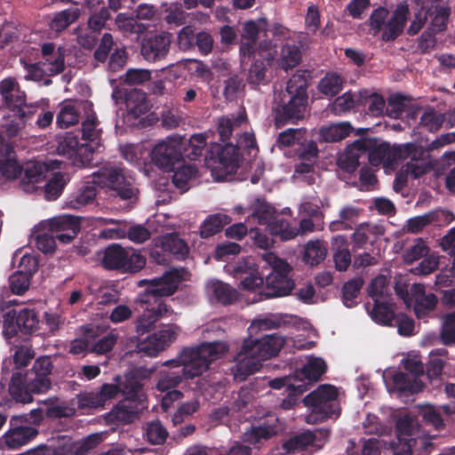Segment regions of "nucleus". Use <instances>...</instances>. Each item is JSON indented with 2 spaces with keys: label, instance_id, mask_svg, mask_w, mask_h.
<instances>
[{
  "label": "nucleus",
  "instance_id": "obj_1",
  "mask_svg": "<svg viewBox=\"0 0 455 455\" xmlns=\"http://www.w3.org/2000/svg\"><path fill=\"white\" fill-rule=\"evenodd\" d=\"M225 342H205L195 347H184L176 358L167 360L163 366L171 371H161L156 383L159 391L176 389L184 379H193L209 369L210 364L228 352Z\"/></svg>",
  "mask_w": 455,
  "mask_h": 455
},
{
  "label": "nucleus",
  "instance_id": "obj_2",
  "mask_svg": "<svg viewBox=\"0 0 455 455\" xmlns=\"http://www.w3.org/2000/svg\"><path fill=\"white\" fill-rule=\"evenodd\" d=\"M182 277L180 270L172 269L165 272L160 277H155L150 280H142L140 283H148L146 302L154 301V305L147 307L136 321V331L139 335H143L152 329H155L156 323L163 317L169 316L173 313L172 308L166 305L162 298L172 296L176 292Z\"/></svg>",
  "mask_w": 455,
  "mask_h": 455
},
{
  "label": "nucleus",
  "instance_id": "obj_3",
  "mask_svg": "<svg viewBox=\"0 0 455 455\" xmlns=\"http://www.w3.org/2000/svg\"><path fill=\"white\" fill-rule=\"evenodd\" d=\"M205 165L216 181H224L236 174L239 168L257 156L258 144H210Z\"/></svg>",
  "mask_w": 455,
  "mask_h": 455
},
{
  "label": "nucleus",
  "instance_id": "obj_4",
  "mask_svg": "<svg viewBox=\"0 0 455 455\" xmlns=\"http://www.w3.org/2000/svg\"><path fill=\"white\" fill-rule=\"evenodd\" d=\"M369 154L371 165L395 169L399 160L410 157L411 162L406 164V172L414 180L420 178L430 171V165L425 162L427 150L421 144H373Z\"/></svg>",
  "mask_w": 455,
  "mask_h": 455
},
{
  "label": "nucleus",
  "instance_id": "obj_5",
  "mask_svg": "<svg viewBox=\"0 0 455 455\" xmlns=\"http://www.w3.org/2000/svg\"><path fill=\"white\" fill-rule=\"evenodd\" d=\"M284 342L283 337L276 332L245 339L235 357L236 371L245 376L258 371L262 362L275 356Z\"/></svg>",
  "mask_w": 455,
  "mask_h": 455
},
{
  "label": "nucleus",
  "instance_id": "obj_6",
  "mask_svg": "<svg viewBox=\"0 0 455 455\" xmlns=\"http://www.w3.org/2000/svg\"><path fill=\"white\" fill-rule=\"evenodd\" d=\"M310 79L311 72L307 69H299L290 77L281 103L276 108L277 122L286 123L304 118L308 105L307 88Z\"/></svg>",
  "mask_w": 455,
  "mask_h": 455
},
{
  "label": "nucleus",
  "instance_id": "obj_7",
  "mask_svg": "<svg viewBox=\"0 0 455 455\" xmlns=\"http://www.w3.org/2000/svg\"><path fill=\"white\" fill-rule=\"evenodd\" d=\"M303 403L311 409L307 418L308 423L323 422L328 419H337L340 415L339 392L332 385H320L304 397Z\"/></svg>",
  "mask_w": 455,
  "mask_h": 455
},
{
  "label": "nucleus",
  "instance_id": "obj_8",
  "mask_svg": "<svg viewBox=\"0 0 455 455\" xmlns=\"http://www.w3.org/2000/svg\"><path fill=\"white\" fill-rule=\"evenodd\" d=\"M23 170L22 185L35 184L44 178V164L30 161L23 168L17 160L13 144H0V176L6 180H15L21 175Z\"/></svg>",
  "mask_w": 455,
  "mask_h": 455
},
{
  "label": "nucleus",
  "instance_id": "obj_9",
  "mask_svg": "<svg viewBox=\"0 0 455 455\" xmlns=\"http://www.w3.org/2000/svg\"><path fill=\"white\" fill-rule=\"evenodd\" d=\"M267 260L271 265V271L266 275L265 285L258 293L259 298L253 299L254 302L287 296L295 287V283L290 276L292 267L285 260L274 254H269Z\"/></svg>",
  "mask_w": 455,
  "mask_h": 455
},
{
  "label": "nucleus",
  "instance_id": "obj_10",
  "mask_svg": "<svg viewBox=\"0 0 455 455\" xmlns=\"http://www.w3.org/2000/svg\"><path fill=\"white\" fill-rule=\"evenodd\" d=\"M101 265L108 270L137 273L145 267L146 259L132 248H124L118 243H112L105 249Z\"/></svg>",
  "mask_w": 455,
  "mask_h": 455
},
{
  "label": "nucleus",
  "instance_id": "obj_11",
  "mask_svg": "<svg viewBox=\"0 0 455 455\" xmlns=\"http://www.w3.org/2000/svg\"><path fill=\"white\" fill-rule=\"evenodd\" d=\"M42 324L39 311L35 307L13 308L4 315V332L10 336L38 333Z\"/></svg>",
  "mask_w": 455,
  "mask_h": 455
},
{
  "label": "nucleus",
  "instance_id": "obj_12",
  "mask_svg": "<svg viewBox=\"0 0 455 455\" xmlns=\"http://www.w3.org/2000/svg\"><path fill=\"white\" fill-rule=\"evenodd\" d=\"M92 182L100 187L109 188L113 196L122 200H132L137 196L138 189L125 177L120 167L110 166L100 168L92 174Z\"/></svg>",
  "mask_w": 455,
  "mask_h": 455
},
{
  "label": "nucleus",
  "instance_id": "obj_13",
  "mask_svg": "<svg viewBox=\"0 0 455 455\" xmlns=\"http://www.w3.org/2000/svg\"><path fill=\"white\" fill-rule=\"evenodd\" d=\"M51 387V378L30 379L23 377L22 371H15L11 378L9 393L15 402L29 403L33 402L34 394H44Z\"/></svg>",
  "mask_w": 455,
  "mask_h": 455
},
{
  "label": "nucleus",
  "instance_id": "obj_14",
  "mask_svg": "<svg viewBox=\"0 0 455 455\" xmlns=\"http://www.w3.org/2000/svg\"><path fill=\"white\" fill-rule=\"evenodd\" d=\"M181 329L175 323L160 324L157 330L137 344L139 352L156 356L173 343Z\"/></svg>",
  "mask_w": 455,
  "mask_h": 455
},
{
  "label": "nucleus",
  "instance_id": "obj_15",
  "mask_svg": "<svg viewBox=\"0 0 455 455\" xmlns=\"http://www.w3.org/2000/svg\"><path fill=\"white\" fill-rule=\"evenodd\" d=\"M246 124L247 116L245 112H241L237 116H221L218 121L217 128L220 141L228 142L235 133V142H256L253 132H242L243 125Z\"/></svg>",
  "mask_w": 455,
  "mask_h": 455
},
{
  "label": "nucleus",
  "instance_id": "obj_16",
  "mask_svg": "<svg viewBox=\"0 0 455 455\" xmlns=\"http://www.w3.org/2000/svg\"><path fill=\"white\" fill-rule=\"evenodd\" d=\"M326 370L327 364L323 359L320 357L309 358L302 368L295 371L293 389L298 391L299 395H302L309 389L313 383L320 380Z\"/></svg>",
  "mask_w": 455,
  "mask_h": 455
},
{
  "label": "nucleus",
  "instance_id": "obj_17",
  "mask_svg": "<svg viewBox=\"0 0 455 455\" xmlns=\"http://www.w3.org/2000/svg\"><path fill=\"white\" fill-rule=\"evenodd\" d=\"M369 129L359 128L355 130L348 122L331 124L320 129L319 133L323 142H340L354 134L358 137L353 142H385L378 138H368Z\"/></svg>",
  "mask_w": 455,
  "mask_h": 455
},
{
  "label": "nucleus",
  "instance_id": "obj_18",
  "mask_svg": "<svg viewBox=\"0 0 455 455\" xmlns=\"http://www.w3.org/2000/svg\"><path fill=\"white\" fill-rule=\"evenodd\" d=\"M47 229L61 243H70L80 232L81 218L69 214L56 216L49 220Z\"/></svg>",
  "mask_w": 455,
  "mask_h": 455
},
{
  "label": "nucleus",
  "instance_id": "obj_19",
  "mask_svg": "<svg viewBox=\"0 0 455 455\" xmlns=\"http://www.w3.org/2000/svg\"><path fill=\"white\" fill-rule=\"evenodd\" d=\"M0 94L6 107L20 118L25 117L24 108L27 107L26 93L20 90L19 83L13 77L0 82Z\"/></svg>",
  "mask_w": 455,
  "mask_h": 455
},
{
  "label": "nucleus",
  "instance_id": "obj_20",
  "mask_svg": "<svg viewBox=\"0 0 455 455\" xmlns=\"http://www.w3.org/2000/svg\"><path fill=\"white\" fill-rule=\"evenodd\" d=\"M119 387L115 384H103L99 390L82 392L76 395L81 410L104 408L105 404L118 395Z\"/></svg>",
  "mask_w": 455,
  "mask_h": 455
},
{
  "label": "nucleus",
  "instance_id": "obj_21",
  "mask_svg": "<svg viewBox=\"0 0 455 455\" xmlns=\"http://www.w3.org/2000/svg\"><path fill=\"white\" fill-rule=\"evenodd\" d=\"M10 426V429L4 435V442L12 450L20 449L38 435L36 427L23 424L21 418L19 417H12Z\"/></svg>",
  "mask_w": 455,
  "mask_h": 455
},
{
  "label": "nucleus",
  "instance_id": "obj_22",
  "mask_svg": "<svg viewBox=\"0 0 455 455\" xmlns=\"http://www.w3.org/2000/svg\"><path fill=\"white\" fill-rule=\"evenodd\" d=\"M171 35L166 32L146 36L140 48V53L148 61H158L165 59L170 52Z\"/></svg>",
  "mask_w": 455,
  "mask_h": 455
},
{
  "label": "nucleus",
  "instance_id": "obj_23",
  "mask_svg": "<svg viewBox=\"0 0 455 455\" xmlns=\"http://www.w3.org/2000/svg\"><path fill=\"white\" fill-rule=\"evenodd\" d=\"M153 163L166 172L174 171L183 163L181 148L175 144H155L151 151Z\"/></svg>",
  "mask_w": 455,
  "mask_h": 455
},
{
  "label": "nucleus",
  "instance_id": "obj_24",
  "mask_svg": "<svg viewBox=\"0 0 455 455\" xmlns=\"http://www.w3.org/2000/svg\"><path fill=\"white\" fill-rule=\"evenodd\" d=\"M282 431L280 421L277 418H269L263 420L258 426H251L243 434V440L259 449L263 441L269 440Z\"/></svg>",
  "mask_w": 455,
  "mask_h": 455
},
{
  "label": "nucleus",
  "instance_id": "obj_25",
  "mask_svg": "<svg viewBox=\"0 0 455 455\" xmlns=\"http://www.w3.org/2000/svg\"><path fill=\"white\" fill-rule=\"evenodd\" d=\"M57 152L69 159L75 166L86 167L93 164L94 148L92 144H58Z\"/></svg>",
  "mask_w": 455,
  "mask_h": 455
},
{
  "label": "nucleus",
  "instance_id": "obj_26",
  "mask_svg": "<svg viewBox=\"0 0 455 455\" xmlns=\"http://www.w3.org/2000/svg\"><path fill=\"white\" fill-rule=\"evenodd\" d=\"M144 408L143 403L123 399L108 413L107 419L114 424H130L134 421Z\"/></svg>",
  "mask_w": 455,
  "mask_h": 455
},
{
  "label": "nucleus",
  "instance_id": "obj_27",
  "mask_svg": "<svg viewBox=\"0 0 455 455\" xmlns=\"http://www.w3.org/2000/svg\"><path fill=\"white\" fill-rule=\"evenodd\" d=\"M141 370L135 369L124 375V380L121 381V377L117 376L116 384L120 389L118 394L122 393L124 399L136 400L144 403L142 392L143 383L141 382Z\"/></svg>",
  "mask_w": 455,
  "mask_h": 455
},
{
  "label": "nucleus",
  "instance_id": "obj_28",
  "mask_svg": "<svg viewBox=\"0 0 455 455\" xmlns=\"http://www.w3.org/2000/svg\"><path fill=\"white\" fill-rule=\"evenodd\" d=\"M375 147L373 144H347L344 152L337 159L339 167L346 172L352 173L359 166V158L362 154L370 151Z\"/></svg>",
  "mask_w": 455,
  "mask_h": 455
},
{
  "label": "nucleus",
  "instance_id": "obj_29",
  "mask_svg": "<svg viewBox=\"0 0 455 455\" xmlns=\"http://www.w3.org/2000/svg\"><path fill=\"white\" fill-rule=\"evenodd\" d=\"M409 15L408 5H399L392 17L383 27L381 39L384 42L395 41L403 31Z\"/></svg>",
  "mask_w": 455,
  "mask_h": 455
},
{
  "label": "nucleus",
  "instance_id": "obj_30",
  "mask_svg": "<svg viewBox=\"0 0 455 455\" xmlns=\"http://www.w3.org/2000/svg\"><path fill=\"white\" fill-rule=\"evenodd\" d=\"M206 292L212 301L224 306L231 305L238 299L239 294L229 284L219 280H212L206 284Z\"/></svg>",
  "mask_w": 455,
  "mask_h": 455
},
{
  "label": "nucleus",
  "instance_id": "obj_31",
  "mask_svg": "<svg viewBox=\"0 0 455 455\" xmlns=\"http://www.w3.org/2000/svg\"><path fill=\"white\" fill-rule=\"evenodd\" d=\"M414 305L413 310L418 318H424L428 315L436 307L438 299L432 293H426L422 284L413 285Z\"/></svg>",
  "mask_w": 455,
  "mask_h": 455
},
{
  "label": "nucleus",
  "instance_id": "obj_32",
  "mask_svg": "<svg viewBox=\"0 0 455 455\" xmlns=\"http://www.w3.org/2000/svg\"><path fill=\"white\" fill-rule=\"evenodd\" d=\"M331 251H333L335 268L339 271H346L352 262L346 235H338L332 237Z\"/></svg>",
  "mask_w": 455,
  "mask_h": 455
},
{
  "label": "nucleus",
  "instance_id": "obj_33",
  "mask_svg": "<svg viewBox=\"0 0 455 455\" xmlns=\"http://www.w3.org/2000/svg\"><path fill=\"white\" fill-rule=\"evenodd\" d=\"M124 100L128 113L135 118L144 115L148 109L147 95L142 90L136 88L125 90Z\"/></svg>",
  "mask_w": 455,
  "mask_h": 455
},
{
  "label": "nucleus",
  "instance_id": "obj_34",
  "mask_svg": "<svg viewBox=\"0 0 455 455\" xmlns=\"http://www.w3.org/2000/svg\"><path fill=\"white\" fill-rule=\"evenodd\" d=\"M296 156L301 162L295 165V172L299 174H307L313 172L314 164L318 156L317 144H299Z\"/></svg>",
  "mask_w": 455,
  "mask_h": 455
},
{
  "label": "nucleus",
  "instance_id": "obj_35",
  "mask_svg": "<svg viewBox=\"0 0 455 455\" xmlns=\"http://www.w3.org/2000/svg\"><path fill=\"white\" fill-rule=\"evenodd\" d=\"M161 248L176 259H185L189 252L187 243L176 234H167L161 237Z\"/></svg>",
  "mask_w": 455,
  "mask_h": 455
},
{
  "label": "nucleus",
  "instance_id": "obj_36",
  "mask_svg": "<svg viewBox=\"0 0 455 455\" xmlns=\"http://www.w3.org/2000/svg\"><path fill=\"white\" fill-rule=\"evenodd\" d=\"M232 221V218L225 213L210 214L200 226V235L209 238L220 233L223 228Z\"/></svg>",
  "mask_w": 455,
  "mask_h": 455
},
{
  "label": "nucleus",
  "instance_id": "obj_37",
  "mask_svg": "<svg viewBox=\"0 0 455 455\" xmlns=\"http://www.w3.org/2000/svg\"><path fill=\"white\" fill-rule=\"evenodd\" d=\"M393 383L400 393L406 395L417 394L424 388V384L419 379L402 371L394 374Z\"/></svg>",
  "mask_w": 455,
  "mask_h": 455
},
{
  "label": "nucleus",
  "instance_id": "obj_38",
  "mask_svg": "<svg viewBox=\"0 0 455 455\" xmlns=\"http://www.w3.org/2000/svg\"><path fill=\"white\" fill-rule=\"evenodd\" d=\"M258 25L254 20H248L243 26V36L248 40L247 44L241 46L243 54H251L254 52L253 45L256 44L261 26L267 29V20L266 18L259 19Z\"/></svg>",
  "mask_w": 455,
  "mask_h": 455
},
{
  "label": "nucleus",
  "instance_id": "obj_39",
  "mask_svg": "<svg viewBox=\"0 0 455 455\" xmlns=\"http://www.w3.org/2000/svg\"><path fill=\"white\" fill-rule=\"evenodd\" d=\"M107 232L110 234V238L126 236L132 243L139 244L145 243L151 236L150 231L143 225H133L126 232L120 228H109Z\"/></svg>",
  "mask_w": 455,
  "mask_h": 455
},
{
  "label": "nucleus",
  "instance_id": "obj_40",
  "mask_svg": "<svg viewBox=\"0 0 455 455\" xmlns=\"http://www.w3.org/2000/svg\"><path fill=\"white\" fill-rule=\"evenodd\" d=\"M343 83L344 80L339 74L334 72H328L319 81L317 89L323 95L331 98L338 95L341 92Z\"/></svg>",
  "mask_w": 455,
  "mask_h": 455
},
{
  "label": "nucleus",
  "instance_id": "obj_41",
  "mask_svg": "<svg viewBox=\"0 0 455 455\" xmlns=\"http://www.w3.org/2000/svg\"><path fill=\"white\" fill-rule=\"evenodd\" d=\"M426 12H427V17L432 18L430 26L428 27L429 28L438 33L446 28L447 21L451 14V9L449 7L435 4L428 8Z\"/></svg>",
  "mask_w": 455,
  "mask_h": 455
},
{
  "label": "nucleus",
  "instance_id": "obj_42",
  "mask_svg": "<svg viewBox=\"0 0 455 455\" xmlns=\"http://www.w3.org/2000/svg\"><path fill=\"white\" fill-rule=\"evenodd\" d=\"M251 216L256 219L258 224L267 226L274 220L273 217L275 212V208L267 204L264 199L257 198L251 205Z\"/></svg>",
  "mask_w": 455,
  "mask_h": 455
},
{
  "label": "nucleus",
  "instance_id": "obj_43",
  "mask_svg": "<svg viewBox=\"0 0 455 455\" xmlns=\"http://www.w3.org/2000/svg\"><path fill=\"white\" fill-rule=\"evenodd\" d=\"M270 235L280 236L282 241H289L299 235L296 227H292L284 219H275L267 227Z\"/></svg>",
  "mask_w": 455,
  "mask_h": 455
},
{
  "label": "nucleus",
  "instance_id": "obj_44",
  "mask_svg": "<svg viewBox=\"0 0 455 455\" xmlns=\"http://www.w3.org/2000/svg\"><path fill=\"white\" fill-rule=\"evenodd\" d=\"M172 172L173 185L182 192H186L188 189V181L196 177L197 170L192 165H185L182 163Z\"/></svg>",
  "mask_w": 455,
  "mask_h": 455
},
{
  "label": "nucleus",
  "instance_id": "obj_45",
  "mask_svg": "<svg viewBox=\"0 0 455 455\" xmlns=\"http://www.w3.org/2000/svg\"><path fill=\"white\" fill-rule=\"evenodd\" d=\"M78 17L79 10L76 8L60 11L54 14L50 22V28L56 32H61L74 23Z\"/></svg>",
  "mask_w": 455,
  "mask_h": 455
},
{
  "label": "nucleus",
  "instance_id": "obj_46",
  "mask_svg": "<svg viewBox=\"0 0 455 455\" xmlns=\"http://www.w3.org/2000/svg\"><path fill=\"white\" fill-rule=\"evenodd\" d=\"M371 317L378 323L392 326L396 315L389 303L375 299Z\"/></svg>",
  "mask_w": 455,
  "mask_h": 455
},
{
  "label": "nucleus",
  "instance_id": "obj_47",
  "mask_svg": "<svg viewBox=\"0 0 455 455\" xmlns=\"http://www.w3.org/2000/svg\"><path fill=\"white\" fill-rule=\"evenodd\" d=\"M327 255V249L323 242L310 241L307 243L304 252V261L310 266L321 263Z\"/></svg>",
  "mask_w": 455,
  "mask_h": 455
},
{
  "label": "nucleus",
  "instance_id": "obj_48",
  "mask_svg": "<svg viewBox=\"0 0 455 455\" xmlns=\"http://www.w3.org/2000/svg\"><path fill=\"white\" fill-rule=\"evenodd\" d=\"M45 68V74L56 76L62 73L65 69V49L59 47V52L49 57H42L39 61Z\"/></svg>",
  "mask_w": 455,
  "mask_h": 455
},
{
  "label": "nucleus",
  "instance_id": "obj_49",
  "mask_svg": "<svg viewBox=\"0 0 455 455\" xmlns=\"http://www.w3.org/2000/svg\"><path fill=\"white\" fill-rule=\"evenodd\" d=\"M282 68L285 70L296 67L301 60L300 47L295 43H286L281 49Z\"/></svg>",
  "mask_w": 455,
  "mask_h": 455
},
{
  "label": "nucleus",
  "instance_id": "obj_50",
  "mask_svg": "<svg viewBox=\"0 0 455 455\" xmlns=\"http://www.w3.org/2000/svg\"><path fill=\"white\" fill-rule=\"evenodd\" d=\"M315 440V434L310 431L296 435L283 443V449L287 452L302 451L307 446L312 444Z\"/></svg>",
  "mask_w": 455,
  "mask_h": 455
},
{
  "label": "nucleus",
  "instance_id": "obj_51",
  "mask_svg": "<svg viewBox=\"0 0 455 455\" xmlns=\"http://www.w3.org/2000/svg\"><path fill=\"white\" fill-rule=\"evenodd\" d=\"M363 283L362 277H356L344 283L342 299L346 307H352L356 304L355 299L358 297Z\"/></svg>",
  "mask_w": 455,
  "mask_h": 455
},
{
  "label": "nucleus",
  "instance_id": "obj_52",
  "mask_svg": "<svg viewBox=\"0 0 455 455\" xmlns=\"http://www.w3.org/2000/svg\"><path fill=\"white\" fill-rule=\"evenodd\" d=\"M116 25L124 34H141L147 29L144 24L139 23L134 17L124 12L116 15Z\"/></svg>",
  "mask_w": 455,
  "mask_h": 455
},
{
  "label": "nucleus",
  "instance_id": "obj_53",
  "mask_svg": "<svg viewBox=\"0 0 455 455\" xmlns=\"http://www.w3.org/2000/svg\"><path fill=\"white\" fill-rule=\"evenodd\" d=\"M419 413L427 424L431 425L437 431L444 429L445 424L440 409L432 404H423L419 407Z\"/></svg>",
  "mask_w": 455,
  "mask_h": 455
},
{
  "label": "nucleus",
  "instance_id": "obj_54",
  "mask_svg": "<svg viewBox=\"0 0 455 455\" xmlns=\"http://www.w3.org/2000/svg\"><path fill=\"white\" fill-rule=\"evenodd\" d=\"M275 142H314L311 132L305 128H289L280 132Z\"/></svg>",
  "mask_w": 455,
  "mask_h": 455
},
{
  "label": "nucleus",
  "instance_id": "obj_55",
  "mask_svg": "<svg viewBox=\"0 0 455 455\" xmlns=\"http://www.w3.org/2000/svg\"><path fill=\"white\" fill-rule=\"evenodd\" d=\"M181 148L183 160L201 161L205 163L206 155L210 150V144H177Z\"/></svg>",
  "mask_w": 455,
  "mask_h": 455
},
{
  "label": "nucleus",
  "instance_id": "obj_56",
  "mask_svg": "<svg viewBox=\"0 0 455 455\" xmlns=\"http://www.w3.org/2000/svg\"><path fill=\"white\" fill-rule=\"evenodd\" d=\"M80 114L72 103H65L57 115V124L60 128H68L79 122Z\"/></svg>",
  "mask_w": 455,
  "mask_h": 455
},
{
  "label": "nucleus",
  "instance_id": "obj_57",
  "mask_svg": "<svg viewBox=\"0 0 455 455\" xmlns=\"http://www.w3.org/2000/svg\"><path fill=\"white\" fill-rule=\"evenodd\" d=\"M66 186L64 174L61 172L53 173L52 177L44 185V196L49 201L56 200L61 195Z\"/></svg>",
  "mask_w": 455,
  "mask_h": 455
},
{
  "label": "nucleus",
  "instance_id": "obj_58",
  "mask_svg": "<svg viewBox=\"0 0 455 455\" xmlns=\"http://www.w3.org/2000/svg\"><path fill=\"white\" fill-rule=\"evenodd\" d=\"M99 121L95 114L87 116L86 120L82 123L81 130L78 132L81 133V139L89 142H93L97 140H100V130L97 129Z\"/></svg>",
  "mask_w": 455,
  "mask_h": 455
},
{
  "label": "nucleus",
  "instance_id": "obj_59",
  "mask_svg": "<svg viewBox=\"0 0 455 455\" xmlns=\"http://www.w3.org/2000/svg\"><path fill=\"white\" fill-rule=\"evenodd\" d=\"M74 440L66 435H58L52 438V443L48 445L51 455H72Z\"/></svg>",
  "mask_w": 455,
  "mask_h": 455
},
{
  "label": "nucleus",
  "instance_id": "obj_60",
  "mask_svg": "<svg viewBox=\"0 0 455 455\" xmlns=\"http://www.w3.org/2000/svg\"><path fill=\"white\" fill-rule=\"evenodd\" d=\"M443 123V116L438 114L433 108H428L420 117L419 126L429 132H436L441 128Z\"/></svg>",
  "mask_w": 455,
  "mask_h": 455
},
{
  "label": "nucleus",
  "instance_id": "obj_61",
  "mask_svg": "<svg viewBox=\"0 0 455 455\" xmlns=\"http://www.w3.org/2000/svg\"><path fill=\"white\" fill-rule=\"evenodd\" d=\"M147 440L154 445L165 443L168 432L159 420L152 421L147 427Z\"/></svg>",
  "mask_w": 455,
  "mask_h": 455
},
{
  "label": "nucleus",
  "instance_id": "obj_62",
  "mask_svg": "<svg viewBox=\"0 0 455 455\" xmlns=\"http://www.w3.org/2000/svg\"><path fill=\"white\" fill-rule=\"evenodd\" d=\"M407 97L401 93L391 95L386 104V114L395 119L403 116L404 107L406 106Z\"/></svg>",
  "mask_w": 455,
  "mask_h": 455
},
{
  "label": "nucleus",
  "instance_id": "obj_63",
  "mask_svg": "<svg viewBox=\"0 0 455 455\" xmlns=\"http://www.w3.org/2000/svg\"><path fill=\"white\" fill-rule=\"evenodd\" d=\"M31 276L21 271H16L9 277V285L12 293L17 295L24 294L30 286Z\"/></svg>",
  "mask_w": 455,
  "mask_h": 455
},
{
  "label": "nucleus",
  "instance_id": "obj_64",
  "mask_svg": "<svg viewBox=\"0 0 455 455\" xmlns=\"http://www.w3.org/2000/svg\"><path fill=\"white\" fill-rule=\"evenodd\" d=\"M441 339L446 346L455 344V310L444 316L441 331Z\"/></svg>",
  "mask_w": 455,
  "mask_h": 455
}]
</instances>
